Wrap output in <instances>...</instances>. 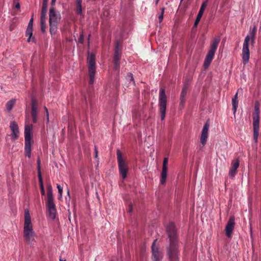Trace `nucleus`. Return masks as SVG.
<instances>
[{
    "label": "nucleus",
    "mask_w": 261,
    "mask_h": 261,
    "mask_svg": "<svg viewBox=\"0 0 261 261\" xmlns=\"http://www.w3.org/2000/svg\"><path fill=\"white\" fill-rule=\"evenodd\" d=\"M220 40V36H216L211 42L207 54L204 61L203 66L205 68H208L214 59Z\"/></svg>",
    "instance_id": "nucleus-4"
},
{
    "label": "nucleus",
    "mask_w": 261,
    "mask_h": 261,
    "mask_svg": "<svg viewBox=\"0 0 261 261\" xmlns=\"http://www.w3.org/2000/svg\"><path fill=\"white\" fill-rule=\"evenodd\" d=\"M48 0H43L42 6L47 7Z\"/></svg>",
    "instance_id": "nucleus-40"
},
{
    "label": "nucleus",
    "mask_w": 261,
    "mask_h": 261,
    "mask_svg": "<svg viewBox=\"0 0 261 261\" xmlns=\"http://www.w3.org/2000/svg\"><path fill=\"white\" fill-rule=\"evenodd\" d=\"M85 101H86H86H87V99H86V97L85 98Z\"/></svg>",
    "instance_id": "nucleus-54"
},
{
    "label": "nucleus",
    "mask_w": 261,
    "mask_h": 261,
    "mask_svg": "<svg viewBox=\"0 0 261 261\" xmlns=\"http://www.w3.org/2000/svg\"><path fill=\"white\" fill-rule=\"evenodd\" d=\"M15 103V99H11L7 102L6 107L8 111H11Z\"/></svg>",
    "instance_id": "nucleus-24"
},
{
    "label": "nucleus",
    "mask_w": 261,
    "mask_h": 261,
    "mask_svg": "<svg viewBox=\"0 0 261 261\" xmlns=\"http://www.w3.org/2000/svg\"><path fill=\"white\" fill-rule=\"evenodd\" d=\"M35 233L33 229L31 218L29 211H24V224L23 228V237L25 242L29 245L32 246L35 242Z\"/></svg>",
    "instance_id": "nucleus-2"
},
{
    "label": "nucleus",
    "mask_w": 261,
    "mask_h": 261,
    "mask_svg": "<svg viewBox=\"0 0 261 261\" xmlns=\"http://www.w3.org/2000/svg\"><path fill=\"white\" fill-rule=\"evenodd\" d=\"M37 110L38 101L35 98L33 97L31 99V116L33 122L34 123L37 122Z\"/></svg>",
    "instance_id": "nucleus-13"
},
{
    "label": "nucleus",
    "mask_w": 261,
    "mask_h": 261,
    "mask_svg": "<svg viewBox=\"0 0 261 261\" xmlns=\"http://www.w3.org/2000/svg\"><path fill=\"white\" fill-rule=\"evenodd\" d=\"M166 230L169 242V245L167 248V254L169 260V261H179L178 239L174 224L170 222L166 226Z\"/></svg>",
    "instance_id": "nucleus-1"
},
{
    "label": "nucleus",
    "mask_w": 261,
    "mask_h": 261,
    "mask_svg": "<svg viewBox=\"0 0 261 261\" xmlns=\"http://www.w3.org/2000/svg\"><path fill=\"white\" fill-rule=\"evenodd\" d=\"M235 225V218L234 216H230L225 227V231L226 236L231 238Z\"/></svg>",
    "instance_id": "nucleus-11"
},
{
    "label": "nucleus",
    "mask_w": 261,
    "mask_h": 261,
    "mask_svg": "<svg viewBox=\"0 0 261 261\" xmlns=\"http://www.w3.org/2000/svg\"><path fill=\"white\" fill-rule=\"evenodd\" d=\"M167 168H162V171L161 173V180L160 182L161 184L162 185H164L166 180L167 178Z\"/></svg>",
    "instance_id": "nucleus-22"
},
{
    "label": "nucleus",
    "mask_w": 261,
    "mask_h": 261,
    "mask_svg": "<svg viewBox=\"0 0 261 261\" xmlns=\"http://www.w3.org/2000/svg\"><path fill=\"white\" fill-rule=\"evenodd\" d=\"M46 122L48 123L49 122V113L48 112H47L46 113Z\"/></svg>",
    "instance_id": "nucleus-43"
},
{
    "label": "nucleus",
    "mask_w": 261,
    "mask_h": 261,
    "mask_svg": "<svg viewBox=\"0 0 261 261\" xmlns=\"http://www.w3.org/2000/svg\"><path fill=\"white\" fill-rule=\"evenodd\" d=\"M168 162V158H165L163 161V168H167Z\"/></svg>",
    "instance_id": "nucleus-34"
},
{
    "label": "nucleus",
    "mask_w": 261,
    "mask_h": 261,
    "mask_svg": "<svg viewBox=\"0 0 261 261\" xmlns=\"http://www.w3.org/2000/svg\"><path fill=\"white\" fill-rule=\"evenodd\" d=\"M94 150H95V157L96 158L97 157L98 150H97V147L96 146H95Z\"/></svg>",
    "instance_id": "nucleus-42"
},
{
    "label": "nucleus",
    "mask_w": 261,
    "mask_h": 261,
    "mask_svg": "<svg viewBox=\"0 0 261 261\" xmlns=\"http://www.w3.org/2000/svg\"><path fill=\"white\" fill-rule=\"evenodd\" d=\"M16 8H20V5L19 4H17L16 5Z\"/></svg>",
    "instance_id": "nucleus-48"
},
{
    "label": "nucleus",
    "mask_w": 261,
    "mask_h": 261,
    "mask_svg": "<svg viewBox=\"0 0 261 261\" xmlns=\"http://www.w3.org/2000/svg\"><path fill=\"white\" fill-rule=\"evenodd\" d=\"M185 102V96H182L181 95H180V103H179V108L180 109L183 108Z\"/></svg>",
    "instance_id": "nucleus-32"
},
{
    "label": "nucleus",
    "mask_w": 261,
    "mask_h": 261,
    "mask_svg": "<svg viewBox=\"0 0 261 261\" xmlns=\"http://www.w3.org/2000/svg\"><path fill=\"white\" fill-rule=\"evenodd\" d=\"M82 2V0H76V2Z\"/></svg>",
    "instance_id": "nucleus-52"
},
{
    "label": "nucleus",
    "mask_w": 261,
    "mask_h": 261,
    "mask_svg": "<svg viewBox=\"0 0 261 261\" xmlns=\"http://www.w3.org/2000/svg\"><path fill=\"white\" fill-rule=\"evenodd\" d=\"M256 30L254 27L252 30L250 35H247L244 40L242 49V61L244 64H246L249 61L250 52L249 49V42L251 40V43L253 45L255 42Z\"/></svg>",
    "instance_id": "nucleus-3"
},
{
    "label": "nucleus",
    "mask_w": 261,
    "mask_h": 261,
    "mask_svg": "<svg viewBox=\"0 0 261 261\" xmlns=\"http://www.w3.org/2000/svg\"><path fill=\"white\" fill-rule=\"evenodd\" d=\"M132 211H133L132 205H130V207H129V212L131 213L132 212Z\"/></svg>",
    "instance_id": "nucleus-47"
},
{
    "label": "nucleus",
    "mask_w": 261,
    "mask_h": 261,
    "mask_svg": "<svg viewBox=\"0 0 261 261\" xmlns=\"http://www.w3.org/2000/svg\"><path fill=\"white\" fill-rule=\"evenodd\" d=\"M57 188L58 189L59 193L60 194V196L61 197L63 193V188L60 185H57Z\"/></svg>",
    "instance_id": "nucleus-35"
},
{
    "label": "nucleus",
    "mask_w": 261,
    "mask_h": 261,
    "mask_svg": "<svg viewBox=\"0 0 261 261\" xmlns=\"http://www.w3.org/2000/svg\"><path fill=\"white\" fill-rule=\"evenodd\" d=\"M10 31H12V30H13V28H12V27H10Z\"/></svg>",
    "instance_id": "nucleus-53"
},
{
    "label": "nucleus",
    "mask_w": 261,
    "mask_h": 261,
    "mask_svg": "<svg viewBox=\"0 0 261 261\" xmlns=\"http://www.w3.org/2000/svg\"><path fill=\"white\" fill-rule=\"evenodd\" d=\"M113 64L114 69L117 71L119 70L120 67V61L113 60Z\"/></svg>",
    "instance_id": "nucleus-31"
},
{
    "label": "nucleus",
    "mask_w": 261,
    "mask_h": 261,
    "mask_svg": "<svg viewBox=\"0 0 261 261\" xmlns=\"http://www.w3.org/2000/svg\"><path fill=\"white\" fill-rule=\"evenodd\" d=\"M159 102L161 118L162 120H163L166 116L167 106V96L165 94V90L164 88H161L160 90Z\"/></svg>",
    "instance_id": "nucleus-8"
},
{
    "label": "nucleus",
    "mask_w": 261,
    "mask_h": 261,
    "mask_svg": "<svg viewBox=\"0 0 261 261\" xmlns=\"http://www.w3.org/2000/svg\"><path fill=\"white\" fill-rule=\"evenodd\" d=\"M210 127L209 120H207L205 123L202 128L201 134L200 136V142L203 146H204L207 142L208 138V131Z\"/></svg>",
    "instance_id": "nucleus-14"
},
{
    "label": "nucleus",
    "mask_w": 261,
    "mask_h": 261,
    "mask_svg": "<svg viewBox=\"0 0 261 261\" xmlns=\"http://www.w3.org/2000/svg\"><path fill=\"white\" fill-rule=\"evenodd\" d=\"M33 18H32L29 22L28 27H29V28H33Z\"/></svg>",
    "instance_id": "nucleus-37"
},
{
    "label": "nucleus",
    "mask_w": 261,
    "mask_h": 261,
    "mask_svg": "<svg viewBox=\"0 0 261 261\" xmlns=\"http://www.w3.org/2000/svg\"><path fill=\"white\" fill-rule=\"evenodd\" d=\"M253 140L257 143L259 130V123H253Z\"/></svg>",
    "instance_id": "nucleus-18"
},
{
    "label": "nucleus",
    "mask_w": 261,
    "mask_h": 261,
    "mask_svg": "<svg viewBox=\"0 0 261 261\" xmlns=\"http://www.w3.org/2000/svg\"><path fill=\"white\" fill-rule=\"evenodd\" d=\"M44 110H45V113H47V112H48V110H47V108H46V107H45L44 108Z\"/></svg>",
    "instance_id": "nucleus-49"
},
{
    "label": "nucleus",
    "mask_w": 261,
    "mask_h": 261,
    "mask_svg": "<svg viewBox=\"0 0 261 261\" xmlns=\"http://www.w3.org/2000/svg\"><path fill=\"white\" fill-rule=\"evenodd\" d=\"M238 93L237 92L236 93L235 95L234 96V97L232 98V99L238 100Z\"/></svg>",
    "instance_id": "nucleus-45"
},
{
    "label": "nucleus",
    "mask_w": 261,
    "mask_h": 261,
    "mask_svg": "<svg viewBox=\"0 0 261 261\" xmlns=\"http://www.w3.org/2000/svg\"><path fill=\"white\" fill-rule=\"evenodd\" d=\"M117 161L120 175L124 179L127 176L128 166L126 162L123 159L122 155L119 150L117 151Z\"/></svg>",
    "instance_id": "nucleus-7"
},
{
    "label": "nucleus",
    "mask_w": 261,
    "mask_h": 261,
    "mask_svg": "<svg viewBox=\"0 0 261 261\" xmlns=\"http://www.w3.org/2000/svg\"><path fill=\"white\" fill-rule=\"evenodd\" d=\"M56 0H51V5L54 6L55 4Z\"/></svg>",
    "instance_id": "nucleus-46"
},
{
    "label": "nucleus",
    "mask_w": 261,
    "mask_h": 261,
    "mask_svg": "<svg viewBox=\"0 0 261 261\" xmlns=\"http://www.w3.org/2000/svg\"><path fill=\"white\" fill-rule=\"evenodd\" d=\"M40 187H43V179L42 180H39Z\"/></svg>",
    "instance_id": "nucleus-44"
},
{
    "label": "nucleus",
    "mask_w": 261,
    "mask_h": 261,
    "mask_svg": "<svg viewBox=\"0 0 261 261\" xmlns=\"http://www.w3.org/2000/svg\"><path fill=\"white\" fill-rule=\"evenodd\" d=\"M33 35V28H29V27H28L26 30L25 32V35L26 36H29L28 38V42L30 41L31 37H32Z\"/></svg>",
    "instance_id": "nucleus-26"
},
{
    "label": "nucleus",
    "mask_w": 261,
    "mask_h": 261,
    "mask_svg": "<svg viewBox=\"0 0 261 261\" xmlns=\"http://www.w3.org/2000/svg\"><path fill=\"white\" fill-rule=\"evenodd\" d=\"M60 261H66L65 259L63 260L61 258H60Z\"/></svg>",
    "instance_id": "nucleus-51"
},
{
    "label": "nucleus",
    "mask_w": 261,
    "mask_h": 261,
    "mask_svg": "<svg viewBox=\"0 0 261 261\" xmlns=\"http://www.w3.org/2000/svg\"><path fill=\"white\" fill-rule=\"evenodd\" d=\"M47 12V7L42 6L41 12L40 20H46V13Z\"/></svg>",
    "instance_id": "nucleus-23"
},
{
    "label": "nucleus",
    "mask_w": 261,
    "mask_h": 261,
    "mask_svg": "<svg viewBox=\"0 0 261 261\" xmlns=\"http://www.w3.org/2000/svg\"><path fill=\"white\" fill-rule=\"evenodd\" d=\"M82 2H76V12L77 14L82 15Z\"/></svg>",
    "instance_id": "nucleus-25"
},
{
    "label": "nucleus",
    "mask_w": 261,
    "mask_h": 261,
    "mask_svg": "<svg viewBox=\"0 0 261 261\" xmlns=\"http://www.w3.org/2000/svg\"><path fill=\"white\" fill-rule=\"evenodd\" d=\"M156 240H155L151 246L152 256L153 261H161L163 257V254L159 250V248L156 246Z\"/></svg>",
    "instance_id": "nucleus-10"
},
{
    "label": "nucleus",
    "mask_w": 261,
    "mask_h": 261,
    "mask_svg": "<svg viewBox=\"0 0 261 261\" xmlns=\"http://www.w3.org/2000/svg\"><path fill=\"white\" fill-rule=\"evenodd\" d=\"M40 24L41 32L44 33L46 29V20H40Z\"/></svg>",
    "instance_id": "nucleus-30"
},
{
    "label": "nucleus",
    "mask_w": 261,
    "mask_h": 261,
    "mask_svg": "<svg viewBox=\"0 0 261 261\" xmlns=\"http://www.w3.org/2000/svg\"><path fill=\"white\" fill-rule=\"evenodd\" d=\"M189 89V86L188 84H186L184 85V87L182 88L180 95L182 96H186L187 94L188 90Z\"/></svg>",
    "instance_id": "nucleus-27"
},
{
    "label": "nucleus",
    "mask_w": 261,
    "mask_h": 261,
    "mask_svg": "<svg viewBox=\"0 0 261 261\" xmlns=\"http://www.w3.org/2000/svg\"><path fill=\"white\" fill-rule=\"evenodd\" d=\"M231 168L229 170V175L230 177H234L237 174V170L239 167L240 161L239 159L233 160L231 162Z\"/></svg>",
    "instance_id": "nucleus-17"
},
{
    "label": "nucleus",
    "mask_w": 261,
    "mask_h": 261,
    "mask_svg": "<svg viewBox=\"0 0 261 261\" xmlns=\"http://www.w3.org/2000/svg\"><path fill=\"white\" fill-rule=\"evenodd\" d=\"M46 204L48 210V217L52 220L55 219L56 218L57 210L54 200H46Z\"/></svg>",
    "instance_id": "nucleus-12"
},
{
    "label": "nucleus",
    "mask_w": 261,
    "mask_h": 261,
    "mask_svg": "<svg viewBox=\"0 0 261 261\" xmlns=\"http://www.w3.org/2000/svg\"><path fill=\"white\" fill-rule=\"evenodd\" d=\"M49 32L51 35L55 34L58 29V24L60 19V14L55 11L54 7L49 9Z\"/></svg>",
    "instance_id": "nucleus-6"
},
{
    "label": "nucleus",
    "mask_w": 261,
    "mask_h": 261,
    "mask_svg": "<svg viewBox=\"0 0 261 261\" xmlns=\"http://www.w3.org/2000/svg\"><path fill=\"white\" fill-rule=\"evenodd\" d=\"M232 110L233 111V113L235 114L237 109L238 106V100L232 99Z\"/></svg>",
    "instance_id": "nucleus-28"
},
{
    "label": "nucleus",
    "mask_w": 261,
    "mask_h": 261,
    "mask_svg": "<svg viewBox=\"0 0 261 261\" xmlns=\"http://www.w3.org/2000/svg\"><path fill=\"white\" fill-rule=\"evenodd\" d=\"M164 11H165V8H162L161 14L159 16V19L160 22H161L163 19Z\"/></svg>",
    "instance_id": "nucleus-33"
},
{
    "label": "nucleus",
    "mask_w": 261,
    "mask_h": 261,
    "mask_svg": "<svg viewBox=\"0 0 261 261\" xmlns=\"http://www.w3.org/2000/svg\"><path fill=\"white\" fill-rule=\"evenodd\" d=\"M32 128L33 126L32 124H25L24 128V151L25 155L27 156L29 158H30L31 156Z\"/></svg>",
    "instance_id": "nucleus-5"
},
{
    "label": "nucleus",
    "mask_w": 261,
    "mask_h": 261,
    "mask_svg": "<svg viewBox=\"0 0 261 261\" xmlns=\"http://www.w3.org/2000/svg\"><path fill=\"white\" fill-rule=\"evenodd\" d=\"M207 0L205 1L204 2L202 3V4L201 6L200 9L198 13V15L197 16L196 19L195 21V22L194 24V27H197L199 21L200 20V19L202 16V15L203 14V12L204 11L205 7L207 6Z\"/></svg>",
    "instance_id": "nucleus-16"
},
{
    "label": "nucleus",
    "mask_w": 261,
    "mask_h": 261,
    "mask_svg": "<svg viewBox=\"0 0 261 261\" xmlns=\"http://www.w3.org/2000/svg\"><path fill=\"white\" fill-rule=\"evenodd\" d=\"M47 200H53L52 187L50 184L47 185Z\"/></svg>",
    "instance_id": "nucleus-21"
},
{
    "label": "nucleus",
    "mask_w": 261,
    "mask_h": 261,
    "mask_svg": "<svg viewBox=\"0 0 261 261\" xmlns=\"http://www.w3.org/2000/svg\"><path fill=\"white\" fill-rule=\"evenodd\" d=\"M37 162L38 170H40L41 161H40V160L39 158L38 159Z\"/></svg>",
    "instance_id": "nucleus-38"
},
{
    "label": "nucleus",
    "mask_w": 261,
    "mask_h": 261,
    "mask_svg": "<svg viewBox=\"0 0 261 261\" xmlns=\"http://www.w3.org/2000/svg\"><path fill=\"white\" fill-rule=\"evenodd\" d=\"M183 0H181V2Z\"/></svg>",
    "instance_id": "nucleus-55"
},
{
    "label": "nucleus",
    "mask_w": 261,
    "mask_h": 261,
    "mask_svg": "<svg viewBox=\"0 0 261 261\" xmlns=\"http://www.w3.org/2000/svg\"><path fill=\"white\" fill-rule=\"evenodd\" d=\"M160 0H156L155 1V5H157Z\"/></svg>",
    "instance_id": "nucleus-50"
},
{
    "label": "nucleus",
    "mask_w": 261,
    "mask_h": 261,
    "mask_svg": "<svg viewBox=\"0 0 261 261\" xmlns=\"http://www.w3.org/2000/svg\"><path fill=\"white\" fill-rule=\"evenodd\" d=\"M40 190H41V194L42 195H45V189H44V186L43 187H40Z\"/></svg>",
    "instance_id": "nucleus-39"
},
{
    "label": "nucleus",
    "mask_w": 261,
    "mask_h": 261,
    "mask_svg": "<svg viewBox=\"0 0 261 261\" xmlns=\"http://www.w3.org/2000/svg\"><path fill=\"white\" fill-rule=\"evenodd\" d=\"M84 35L83 34H81L79 38V42L82 44L84 42Z\"/></svg>",
    "instance_id": "nucleus-36"
},
{
    "label": "nucleus",
    "mask_w": 261,
    "mask_h": 261,
    "mask_svg": "<svg viewBox=\"0 0 261 261\" xmlns=\"http://www.w3.org/2000/svg\"><path fill=\"white\" fill-rule=\"evenodd\" d=\"M121 53L119 49V44L117 43L115 49V54L113 58L114 60L120 61L121 59Z\"/></svg>",
    "instance_id": "nucleus-20"
},
{
    "label": "nucleus",
    "mask_w": 261,
    "mask_h": 261,
    "mask_svg": "<svg viewBox=\"0 0 261 261\" xmlns=\"http://www.w3.org/2000/svg\"><path fill=\"white\" fill-rule=\"evenodd\" d=\"M126 79L128 81H130V82H132L133 86L135 85V81H134L133 75L132 73H128L126 76Z\"/></svg>",
    "instance_id": "nucleus-29"
},
{
    "label": "nucleus",
    "mask_w": 261,
    "mask_h": 261,
    "mask_svg": "<svg viewBox=\"0 0 261 261\" xmlns=\"http://www.w3.org/2000/svg\"><path fill=\"white\" fill-rule=\"evenodd\" d=\"M38 175L39 180H42L40 170H38Z\"/></svg>",
    "instance_id": "nucleus-41"
},
{
    "label": "nucleus",
    "mask_w": 261,
    "mask_h": 261,
    "mask_svg": "<svg viewBox=\"0 0 261 261\" xmlns=\"http://www.w3.org/2000/svg\"><path fill=\"white\" fill-rule=\"evenodd\" d=\"M253 123H259V110L256 106H255L254 112L253 114Z\"/></svg>",
    "instance_id": "nucleus-19"
},
{
    "label": "nucleus",
    "mask_w": 261,
    "mask_h": 261,
    "mask_svg": "<svg viewBox=\"0 0 261 261\" xmlns=\"http://www.w3.org/2000/svg\"><path fill=\"white\" fill-rule=\"evenodd\" d=\"M87 62L88 63V72L90 78L89 83L92 85L94 82L96 72L95 55L93 54L89 55L87 58Z\"/></svg>",
    "instance_id": "nucleus-9"
},
{
    "label": "nucleus",
    "mask_w": 261,
    "mask_h": 261,
    "mask_svg": "<svg viewBox=\"0 0 261 261\" xmlns=\"http://www.w3.org/2000/svg\"><path fill=\"white\" fill-rule=\"evenodd\" d=\"M10 127L12 132V140H17L18 138L19 135V131L18 125L15 121H13L10 123Z\"/></svg>",
    "instance_id": "nucleus-15"
}]
</instances>
